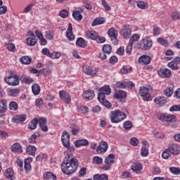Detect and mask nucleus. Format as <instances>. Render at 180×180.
<instances>
[{"instance_id": "obj_1", "label": "nucleus", "mask_w": 180, "mask_h": 180, "mask_svg": "<svg viewBox=\"0 0 180 180\" xmlns=\"http://www.w3.org/2000/svg\"><path fill=\"white\" fill-rule=\"evenodd\" d=\"M79 165V163H78V160L75 158H72L68 161L65 160L61 165L62 172L66 175H71V174H74L77 171Z\"/></svg>"}, {"instance_id": "obj_2", "label": "nucleus", "mask_w": 180, "mask_h": 180, "mask_svg": "<svg viewBox=\"0 0 180 180\" xmlns=\"http://www.w3.org/2000/svg\"><path fill=\"white\" fill-rule=\"evenodd\" d=\"M127 117L126 113L120 110H115L111 112L110 121L112 123H120V122L124 120Z\"/></svg>"}, {"instance_id": "obj_3", "label": "nucleus", "mask_w": 180, "mask_h": 180, "mask_svg": "<svg viewBox=\"0 0 180 180\" xmlns=\"http://www.w3.org/2000/svg\"><path fill=\"white\" fill-rule=\"evenodd\" d=\"M19 79L20 78L17 75H14L12 72H10V75L4 78L5 82L10 85V86H16L19 85Z\"/></svg>"}, {"instance_id": "obj_4", "label": "nucleus", "mask_w": 180, "mask_h": 180, "mask_svg": "<svg viewBox=\"0 0 180 180\" xmlns=\"http://www.w3.org/2000/svg\"><path fill=\"white\" fill-rule=\"evenodd\" d=\"M159 120L162 122L166 126H169L170 123H175L176 122V117L174 115L162 114L159 117Z\"/></svg>"}, {"instance_id": "obj_5", "label": "nucleus", "mask_w": 180, "mask_h": 180, "mask_svg": "<svg viewBox=\"0 0 180 180\" xmlns=\"http://www.w3.org/2000/svg\"><path fill=\"white\" fill-rule=\"evenodd\" d=\"M115 155L111 153L105 158L104 160L105 165L101 167L103 171H109L112 165L115 164Z\"/></svg>"}, {"instance_id": "obj_6", "label": "nucleus", "mask_w": 180, "mask_h": 180, "mask_svg": "<svg viewBox=\"0 0 180 180\" xmlns=\"http://www.w3.org/2000/svg\"><path fill=\"white\" fill-rule=\"evenodd\" d=\"M148 88L146 86H141L139 89V95L142 98L143 101L148 102V101H151V95L149 93Z\"/></svg>"}, {"instance_id": "obj_7", "label": "nucleus", "mask_w": 180, "mask_h": 180, "mask_svg": "<svg viewBox=\"0 0 180 180\" xmlns=\"http://www.w3.org/2000/svg\"><path fill=\"white\" fill-rule=\"evenodd\" d=\"M112 90L109 86H104L98 89V99H103L106 95H110Z\"/></svg>"}, {"instance_id": "obj_8", "label": "nucleus", "mask_w": 180, "mask_h": 180, "mask_svg": "<svg viewBox=\"0 0 180 180\" xmlns=\"http://www.w3.org/2000/svg\"><path fill=\"white\" fill-rule=\"evenodd\" d=\"M167 151H169L170 154L173 155H178L180 153L179 145L176 143H169L168 145Z\"/></svg>"}, {"instance_id": "obj_9", "label": "nucleus", "mask_w": 180, "mask_h": 180, "mask_svg": "<svg viewBox=\"0 0 180 180\" xmlns=\"http://www.w3.org/2000/svg\"><path fill=\"white\" fill-rule=\"evenodd\" d=\"M62 143L64 147L70 148V134L67 131H64L61 137Z\"/></svg>"}, {"instance_id": "obj_10", "label": "nucleus", "mask_w": 180, "mask_h": 180, "mask_svg": "<svg viewBox=\"0 0 180 180\" xmlns=\"http://www.w3.org/2000/svg\"><path fill=\"white\" fill-rule=\"evenodd\" d=\"M108 147H109V145L108 144V142L105 141H101L99 146L96 148V153H98V154H102V153H106V151H108Z\"/></svg>"}, {"instance_id": "obj_11", "label": "nucleus", "mask_w": 180, "mask_h": 180, "mask_svg": "<svg viewBox=\"0 0 180 180\" xmlns=\"http://www.w3.org/2000/svg\"><path fill=\"white\" fill-rule=\"evenodd\" d=\"M59 96L65 103H71V96L65 91H60L59 92Z\"/></svg>"}, {"instance_id": "obj_12", "label": "nucleus", "mask_w": 180, "mask_h": 180, "mask_svg": "<svg viewBox=\"0 0 180 180\" xmlns=\"http://www.w3.org/2000/svg\"><path fill=\"white\" fill-rule=\"evenodd\" d=\"M126 91L120 90L118 92L114 94L115 99H117L118 102H124V98H126Z\"/></svg>"}, {"instance_id": "obj_13", "label": "nucleus", "mask_w": 180, "mask_h": 180, "mask_svg": "<svg viewBox=\"0 0 180 180\" xmlns=\"http://www.w3.org/2000/svg\"><path fill=\"white\" fill-rule=\"evenodd\" d=\"M121 34L124 39H129L131 35V28H130V25H124L121 31Z\"/></svg>"}, {"instance_id": "obj_14", "label": "nucleus", "mask_w": 180, "mask_h": 180, "mask_svg": "<svg viewBox=\"0 0 180 180\" xmlns=\"http://www.w3.org/2000/svg\"><path fill=\"white\" fill-rule=\"evenodd\" d=\"M158 74L162 78H169L171 77V75H172V72L169 69H164V70L160 69V70L158 71Z\"/></svg>"}, {"instance_id": "obj_15", "label": "nucleus", "mask_w": 180, "mask_h": 180, "mask_svg": "<svg viewBox=\"0 0 180 180\" xmlns=\"http://www.w3.org/2000/svg\"><path fill=\"white\" fill-rule=\"evenodd\" d=\"M83 71L87 75H91V77H95L98 74V71L96 68H92L89 66H85L83 68Z\"/></svg>"}, {"instance_id": "obj_16", "label": "nucleus", "mask_w": 180, "mask_h": 180, "mask_svg": "<svg viewBox=\"0 0 180 180\" xmlns=\"http://www.w3.org/2000/svg\"><path fill=\"white\" fill-rule=\"evenodd\" d=\"M38 123L42 131H49V127H47V119L41 117L39 118Z\"/></svg>"}, {"instance_id": "obj_17", "label": "nucleus", "mask_w": 180, "mask_h": 180, "mask_svg": "<svg viewBox=\"0 0 180 180\" xmlns=\"http://www.w3.org/2000/svg\"><path fill=\"white\" fill-rule=\"evenodd\" d=\"M83 98L85 101H92L95 98V92L92 90H86L83 93Z\"/></svg>"}, {"instance_id": "obj_18", "label": "nucleus", "mask_w": 180, "mask_h": 180, "mask_svg": "<svg viewBox=\"0 0 180 180\" xmlns=\"http://www.w3.org/2000/svg\"><path fill=\"white\" fill-rule=\"evenodd\" d=\"M67 38L70 41H72L75 39V35L72 34V24L69 23L68 28L66 32Z\"/></svg>"}, {"instance_id": "obj_19", "label": "nucleus", "mask_w": 180, "mask_h": 180, "mask_svg": "<svg viewBox=\"0 0 180 180\" xmlns=\"http://www.w3.org/2000/svg\"><path fill=\"white\" fill-rule=\"evenodd\" d=\"M20 94V89H7V94L8 96H13V98L18 96Z\"/></svg>"}, {"instance_id": "obj_20", "label": "nucleus", "mask_w": 180, "mask_h": 180, "mask_svg": "<svg viewBox=\"0 0 180 180\" xmlns=\"http://www.w3.org/2000/svg\"><path fill=\"white\" fill-rule=\"evenodd\" d=\"M154 102L156 105H158L159 106H164L165 103H167V98L164 96H159L156 97L154 99Z\"/></svg>"}, {"instance_id": "obj_21", "label": "nucleus", "mask_w": 180, "mask_h": 180, "mask_svg": "<svg viewBox=\"0 0 180 180\" xmlns=\"http://www.w3.org/2000/svg\"><path fill=\"white\" fill-rule=\"evenodd\" d=\"M26 120V115H15L13 118V123H22Z\"/></svg>"}, {"instance_id": "obj_22", "label": "nucleus", "mask_w": 180, "mask_h": 180, "mask_svg": "<svg viewBox=\"0 0 180 180\" xmlns=\"http://www.w3.org/2000/svg\"><path fill=\"white\" fill-rule=\"evenodd\" d=\"M76 46L78 47H82V49H85L88 46V42L84 39L82 37L77 38L76 41Z\"/></svg>"}, {"instance_id": "obj_23", "label": "nucleus", "mask_w": 180, "mask_h": 180, "mask_svg": "<svg viewBox=\"0 0 180 180\" xmlns=\"http://www.w3.org/2000/svg\"><path fill=\"white\" fill-rule=\"evenodd\" d=\"M11 150L13 151V153H23V150H22V145H20L19 143L13 144Z\"/></svg>"}, {"instance_id": "obj_24", "label": "nucleus", "mask_w": 180, "mask_h": 180, "mask_svg": "<svg viewBox=\"0 0 180 180\" xmlns=\"http://www.w3.org/2000/svg\"><path fill=\"white\" fill-rule=\"evenodd\" d=\"M37 124H39V120L34 118L27 124V128L30 129V130H35L37 127Z\"/></svg>"}, {"instance_id": "obj_25", "label": "nucleus", "mask_w": 180, "mask_h": 180, "mask_svg": "<svg viewBox=\"0 0 180 180\" xmlns=\"http://www.w3.org/2000/svg\"><path fill=\"white\" fill-rule=\"evenodd\" d=\"M98 32L96 31H87L86 32L87 39H90L91 40H96V37H98Z\"/></svg>"}, {"instance_id": "obj_26", "label": "nucleus", "mask_w": 180, "mask_h": 180, "mask_svg": "<svg viewBox=\"0 0 180 180\" xmlns=\"http://www.w3.org/2000/svg\"><path fill=\"white\" fill-rule=\"evenodd\" d=\"M131 169L134 171V172H136V174H140L143 169V165H141V163H134L131 166Z\"/></svg>"}, {"instance_id": "obj_27", "label": "nucleus", "mask_w": 180, "mask_h": 180, "mask_svg": "<svg viewBox=\"0 0 180 180\" xmlns=\"http://www.w3.org/2000/svg\"><path fill=\"white\" fill-rule=\"evenodd\" d=\"M75 147H81L82 146H89V141L86 139H81L75 141Z\"/></svg>"}, {"instance_id": "obj_28", "label": "nucleus", "mask_w": 180, "mask_h": 180, "mask_svg": "<svg viewBox=\"0 0 180 180\" xmlns=\"http://www.w3.org/2000/svg\"><path fill=\"white\" fill-rule=\"evenodd\" d=\"M8 108L6 100H0V113H5Z\"/></svg>"}, {"instance_id": "obj_29", "label": "nucleus", "mask_w": 180, "mask_h": 180, "mask_svg": "<svg viewBox=\"0 0 180 180\" xmlns=\"http://www.w3.org/2000/svg\"><path fill=\"white\" fill-rule=\"evenodd\" d=\"M153 47V41L148 39H143V49L144 50H150Z\"/></svg>"}, {"instance_id": "obj_30", "label": "nucleus", "mask_w": 180, "mask_h": 180, "mask_svg": "<svg viewBox=\"0 0 180 180\" xmlns=\"http://www.w3.org/2000/svg\"><path fill=\"white\" fill-rule=\"evenodd\" d=\"M139 63H143V64H150L151 63V58L148 56H142L139 58Z\"/></svg>"}, {"instance_id": "obj_31", "label": "nucleus", "mask_w": 180, "mask_h": 180, "mask_svg": "<svg viewBox=\"0 0 180 180\" xmlns=\"http://www.w3.org/2000/svg\"><path fill=\"white\" fill-rule=\"evenodd\" d=\"M44 180H56L57 177L56 175L53 174L51 172H48L44 174Z\"/></svg>"}, {"instance_id": "obj_32", "label": "nucleus", "mask_w": 180, "mask_h": 180, "mask_svg": "<svg viewBox=\"0 0 180 180\" xmlns=\"http://www.w3.org/2000/svg\"><path fill=\"white\" fill-rule=\"evenodd\" d=\"M13 169L11 168H8L6 171L5 176L10 180H13L15 179V176H13Z\"/></svg>"}, {"instance_id": "obj_33", "label": "nucleus", "mask_w": 180, "mask_h": 180, "mask_svg": "<svg viewBox=\"0 0 180 180\" xmlns=\"http://www.w3.org/2000/svg\"><path fill=\"white\" fill-rule=\"evenodd\" d=\"M109 176L107 174H96L94 176V180H108Z\"/></svg>"}, {"instance_id": "obj_34", "label": "nucleus", "mask_w": 180, "mask_h": 180, "mask_svg": "<svg viewBox=\"0 0 180 180\" xmlns=\"http://www.w3.org/2000/svg\"><path fill=\"white\" fill-rule=\"evenodd\" d=\"M20 61L22 63V64L29 65V64L32 63V58H30V56H22L20 58Z\"/></svg>"}, {"instance_id": "obj_35", "label": "nucleus", "mask_w": 180, "mask_h": 180, "mask_svg": "<svg viewBox=\"0 0 180 180\" xmlns=\"http://www.w3.org/2000/svg\"><path fill=\"white\" fill-rule=\"evenodd\" d=\"M26 41H27V46H36L37 43V39H36V37H30L26 39Z\"/></svg>"}, {"instance_id": "obj_36", "label": "nucleus", "mask_w": 180, "mask_h": 180, "mask_svg": "<svg viewBox=\"0 0 180 180\" xmlns=\"http://www.w3.org/2000/svg\"><path fill=\"white\" fill-rule=\"evenodd\" d=\"M36 151H37V148L34 146H29L26 150L27 154H29V155H34V154H36Z\"/></svg>"}, {"instance_id": "obj_37", "label": "nucleus", "mask_w": 180, "mask_h": 180, "mask_svg": "<svg viewBox=\"0 0 180 180\" xmlns=\"http://www.w3.org/2000/svg\"><path fill=\"white\" fill-rule=\"evenodd\" d=\"M32 91L35 96L39 95L40 94V86L38 84H34L32 86Z\"/></svg>"}, {"instance_id": "obj_38", "label": "nucleus", "mask_w": 180, "mask_h": 180, "mask_svg": "<svg viewBox=\"0 0 180 180\" xmlns=\"http://www.w3.org/2000/svg\"><path fill=\"white\" fill-rule=\"evenodd\" d=\"M72 17L75 20H82V15L79 11H75L72 12Z\"/></svg>"}, {"instance_id": "obj_39", "label": "nucleus", "mask_w": 180, "mask_h": 180, "mask_svg": "<svg viewBox=\"0 0 180 180\" xmlns=\"http://www.w3.org/2000/svg\"><path fill=\"white\" fill-rule=\"evenodd\" d=\"M108 34L111 38H113V37L116 38L118 36L117 30H116V29H115V28H110L108 31Z\"/></svg>"}, {"instance_id": "obj_40", "label": "nucleus", "mask_w": 180, "mask_h": 180, "mask_svg": "<svg viewBox=\"0 0 180 180\" xmlns=\"http://www.w3.org/2000/svg\"><path fill=\"white\" fill-rule=\"evenodd\" d=\"M8 108L10 109V110H18V108H19V106L18 105V103L15 101H11L8 104Z\"/></svg>"}, {"instance_id": "obj_41", "label": "nucleus", "mask_w": 180, "mask_h": 180, "mask_svg": "<svg viewBox=\"0 0 180 180\" xmlns=\"http://www.w3.org/2000/svg\"><path fill=\"white\" fill-rule=\"evenodd\" d=\"M105 23V20L103 18H97L91 23V26H96L97 25H103Z\"/></svg>"}, {"instance_id": "obj_42", "label": "nucleus", "mask_w": 180, "mask_h": 180, "mask_svg": "<svg viewBox=\"0 0 180 180\" xmlns=\"http://www.w3.org/2000/svg\"><path fill=\"white\" fill-rule=\"evenodd\" d=\"M99 102L103 105V106H105V108H112V103L108 101V100L104 98H98Z\"/></svg>"}, {"instance_id": "obj_43", "label": "nucleus", "mask_w": 180, "mask_h": 180, "mask_svg": "<svg viewBox=\"0 0 180 180\" xmlns=\"http://www.w3.org/2000/svg\"><path fill=\"white\" fill-rule=\"evenodd\" d=\"M170 172L173 174V175H180V168L175 167H170L169 168Z\"/></svg>"}, {"instance_id": "obj_44", "label": "nucleus", "mask_w": 180, "mask_h": 180, "mask_svg": "<svg viewBox=\"0 0 180 180\" xmlns=\"http://www.w3.org/2000/svg\"><path fill=\"white\" fill-rule=\"evenodd\" d=\"M169 68H171V70H179V66H178V64L176 62L172 60V62L168 63Z\"/></svg>"}, {"instance_id": "obj_45", "label": "nucleus", "mask_w": 180, "mask_h": 180, "mask_svg": "<svg viewBox=\"0 0 180 180\" xmlns=\"http://www.w3.org/2000/svg\"><path fill=\"white\" fill-rule=\"evenodd\" d=\"M103 51L106 54H110L112 53V46L109 44H105L103 46Z\"/></svg>"}, {"instance_id": "obj_46", "label": "nucleus", "mask_w": 180, "mask_h": 180, "mask_svg": "<svg viewBox=\"0 0 180 180\" xmlns=\"http://www.w3.org/2000/svg\"><path fill=\"white\" fill-rule=\"evenodd\" d=\"M103 162V159L99 156H96L93 158V164H97V165H101Z\"/></svg>"}, {"instance_id": "obj_47", "label": "nucleus", "mask_w": 180, "mask_h": 180, "mask_svg": "<svg viewBox=\"0 0 180 180\" xmlns=\"http://www.w3.org/2000/svg\"><path fill=\"white\" fill-rule=\"evenodd\" d=\"M123 127L125 130H130L133 127V123H131V121H126L123 124Z\"/></svg>"}, {"instance_id": "obj_48", "label": "nucleus", "mask_w": 180, "mask_h": 180, "mask_svg": "<svg viewBox=\"0 0 180 180\" xmlns=\"http://www.w3.org/2000/svg\"><path fill=\"white\" fill-rule=\"evenodd\" d=\"M20 80H21V82H25V84H32V82H33V79L29 78V77H25L23 76L20 77Z\"/></svg>"}, {"instance_id": "obj_49", "label": "nucleus", "mask_w": 180, "mask_h": 180, "mask_svg": "<svg viewBox=\"0 0 180 180\" xmlns=\"http://www.w3.org/2000/svg\"><path fill=\"white\" fill-rule=\"evenodd\" d=\"M137 6L138 8H140V9H147V8H148V4L147 2L139 1L137 2Z\"/></svg>"}, {"instance_id": "obj_50", "label": "nucleus", "mask_w": 180, "mask_h": 180, "mask_svg": "<svg viewBox=\"0 0 180 180\" xmlns=\"http://www.w3.org/2000/svg\"><path fill=\"white\" fill-rule=\"evenodd\" d=\"M172 94H174V91L171 87H169L168 89L164 91V95H165V96H167V98L172 96Z\"/></svg>"}, {"instance_id": "obj_51", "label": "nucleus", "mask_w": 180, "mask_h": 180, "mask_svg": "<svg viewBox=\"0 0 180 180\" xmlns=\"http://www.w3.org/2000/svg\"><path fill=\"white\" fill-rule=\"evenodd\" d=\"M36 139H37V135H36V134H33L31 137H30L28 139V141L29 143H30L31 144H36V143H37V141H36Z\"/></svg>"}, {"instance_id": "obj_52", "label": "nucleus", "mask_w": 180, "mask_h": 180, "mask_svg": "<svg viewBox=\"0 0 180 180\" xmlns=\"http://www.w3.org/2000/svg\"><path fill=\"white\" fill-rule=\"evenodd\" d=\"M171 153H169V150H168V148H167L162 153V157L165 160H168L169 157H171Z\"/></svg>"}, {"instance_id": "obj_53", "label": "nucleus", "mask_w": 180, "mask_h": 180, "mask_svg": "<svg viewBox=\"0 0 180 180\" xmlns=\"http://www.w3.org/2000/svg\"><path fill=\"white\" fill-rule=\"evenodd\" d=\"M141 155H142V157H147V155H148V149L147 148V146H142Z\"/></svg>"}, {"instance_id": "obj_54", "label": "nucleus", "mask_w": 180, "mask_h": 180, "mask_svg": "<svg viewBox=\"0 0 180 180\" xmlns=\"http://www.w3.org/2000/svg\"><path fill=\"white\" fill-rule=\"evenodd\" d=\"M139 39H140V35L139 34H135L132 35L131 38L129 40V43H131V44H133V43L137 41Z\"/></svg>"}, {"instance_id": "obj_55", "label": "nucleus", "mask_w": 180, "mask_h": 180, "mask_svg": "<svg viewBox=\"0 0 180 180\" xmlns=\"http://www.w3.org/2000/svg\"><path fill=\"white\" fill-rule=\"evenodd\" d=\"M6 47L7 50H8V51H13V52L15 51V49H16L15 45L12 43L6 44Z\"/></svg>"}, {"instance_id": "obj_56", "label": "nucleus", "mask_w": 180, "mask_h": 180, "mask_svg": "<svg viewBox=\"0 0 180 180\" xmlns=\"http://www.w3.org/2000/svg\"><path fill=\"white\" fill-rule=\"evenodd\" d=\"M172 18L173 19V20H179L180 19L179 12H173L172 13Z\"/></svg>"}, {"instance_id": "obj_57", "label": "nucleus", "mask_w": 180, "mask_h": 180, "mask_svg": "<svg viewBox=\"0 0 180 180\" xmlns=\"http://www.w3.org/2000/svg\"><path fill=\"white\" fill-rule=\"evenodd\" d=\"M42 54H44V56H47V57L51 58V53H50V49L47 48H44L41 51Z\"/></svg>"}, {"instance_id": "obj_58", "label": "nucleus", "mask_w": 180, "mask_h": 180, "mask_svg": "<svg viewBox=\"0 0 180 180\" xmlns=\"http://www.w3.org/2000/svg\"><path fill=\"white\" fill-rule=\"evenodd\" d=\"M102 5L105 11H111L112 8L110 7L109 4L106 2V0H102Z\"/></svg>"}, {"instance_id": "obj_59", "label": "nucleus", "mask_w": 180, "mask_h": 180, "mask_svg": "<svg viewBox=\"0 0 180 180\" xmlns=\"http://www.w3.org/2000/svg\"><path fill=\"white\" fill-rule=\"evenodd\" d=\"M170 112H179L180 105H174L169 108Z\"/></svg>"}, {"instance_id": "obj_60", "label": "nucleus", "mask_w": 180, "mask_h": 180, "mask_svg": "<svg viewBox=\"0 0 180 180\" xmlns=\"http://www.w3.org/2000/svg\"><path fill=\"white\" fill-rule=\"evenodd\" d=\"M95 41L97 43H105V41H106V39L103 37L99 36V34H98V37L96 38Z\"/></svg>"}, {"instance_id": "obj_61", "label": "nucleus", "mask_w": 180, "mask_h": 180, "mask_svg": "<svg viewBox=\"0 0 180 180\" xmlns=\"http://www.w3.org/2000/svg\"><path fill=\"white\" fill-rule=\"evenodd\" d=\"M59 15L60 16V18H67L68 16V11L65 9L60 11Z\"/></svg>"}, {"instance_id": "obj_62", "label": "nucleus", "mask_w": 180, "mask_h": 180, "mask_svg": "<svg viewBox=\"0 0 180 180\" xmlns=\"http://www.w3.org/2000/svg\"><path fill=\"white\" fill-rule=\"evenodd\" d=\"M130 144L134 146H139V139L136 137L131 138L130 139Z\"/></svg>"}, {"instance_id": "obj_63", "label": "nucleus", "mask_w": 180, "mask_h": 180, "mask_svg": "<svg viewBox=\"0 0 180 180\" xmlns=\"http://www.w3.org/2000/svg\"><path fill=\"white\" fill-rule=\"evenodd\" d=\"M131 71V68H122L120 70V73L121 74H129Z\"/></svg>"}, {"instance_id": "obj_64", "label": "nucleus", "mask_w": 180, "mask_h": 180, "mask_svg": "<svg viewBox=\"0 0 180 180\" xmlns=\"http://www.w3.org/2000/svg\"><path fill=\"white\" fill-rule=\"evenodd\" d=\"M45 37L48 40H53V32L51 31H46L45 34Z\"/></svg>"}]
</instances>
